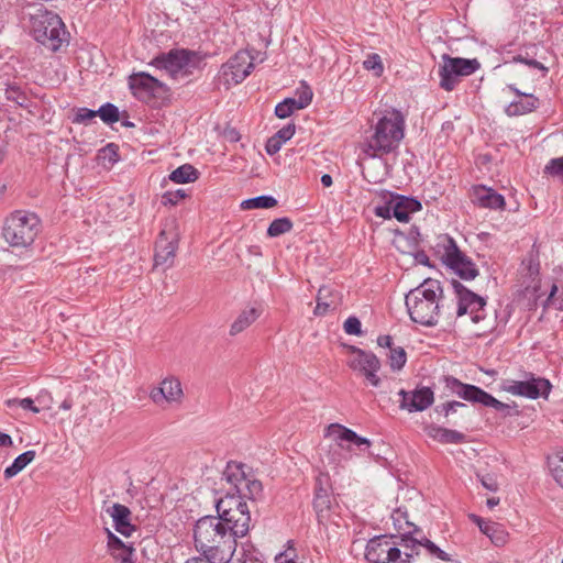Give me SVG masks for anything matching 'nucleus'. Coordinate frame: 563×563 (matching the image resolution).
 <instances>
[{
  "label": "nucleus",
  "mask_w": 563,
  "mask_h": 563,
  "mask_svg": "<svg viewBox=\"0 0 563 563\" xmlns=\"http://www.w3.org/2000/svg\"><path fill=\"white\" fill-rule=\"evenodd\" d=\"M107 512L112 517L114 529L124 537H131L135 526L130 522L131 510L121 504H113Z\"/></svg>",
  "instance_id": "24"
},
{
  "label": "nucleus",
  "mask_w": 563,
  "mask_h": 563,
  "mask_svg": "<svg viewBox=\"0 0 563 563\" xmlns=\"http://www.w3.org/2000/svg\"><path fill=\"white\" fill-rule=\"evenodd\" d=\"M444 380L445 387L452 394L456 395L465 401L494 408L496 411L503 412L505 416H511V410H514L516 413L518 412L516 409L517 405L515 402L514 405H509L499 401L478 386L464 384L453 376H445Z\"/></svg>",
  "instance_id": "5"
},
{
  "label": "nucleus",
  "mask_w": 563,
  "mask_h": 563,
  "mask_svg": "<svg viewBox=\"0 0 563 563\" xmlns=\"http://www.w3.org/2000/svg\"><path fill=\"white\" fill-rule=\"evenodd\" d=\"M107 531V548L109 554L117 563H135V549L132 544L124 543L109 529Z\"/></svg>",
  "instance_id": "19"
},
{
  "label": "nucleus",
  "mask_w": 563,
  "mask_h": 563,
  "mask_svg": "<svg viewBox=\"0 0 563 563\" xmlns=\"http://www.w3.org/2000/svg\"><path fill=\"white\" fill-rule=\"evenodd\" d=\"M471 519L478 526L479 530L486 534L496 547H503L508 541V532L500 523L485 521L476 515H472Z\"/></svg>",
  "instance_id": "26"
},
{
  "label": "nucleus",
  "mask_w": 563,
  "mask_h": 563,
  "mask_svg": "<svg viewBox=\"0 0 563 563\" xmlns=\"http://www.w3.org/2000/svg\"><path fill=\"white\" fill-rule=\"evenodd\" d=\"M283 144L280 143V141H278L274 135L271 136L267 142H266V145H265V150H266V153L268 155H274L276 153L279 152V150L282 148Z\"/></svg>",
  "instance_id": "58"
},
{
  "label": "nucleus",
  "mask_w": 563,
  "mask_h": 563,
  "mask_svg": "<svg viewBox=\"0 0 563 563\" xmlns=\"http://www.w3.org/2000/svg\"><path fill=\"white\" fill-rule=\"evenodd\" d=\"M38 218L34 213L15 211L5 221L3 238L12 246H29L38 232Z\"/></svg>",
  "instance_id": "6"
},
{
  "label": "nucleus",
  "mask_w": 563,
  "mask_h": 563,
  "mask_svg": "<svg viewBox=\"0 0 563 563\" xmlns=\"http://www.w3.org/2000/svg\"><path fill=\"white\" fill-rule=\"evenodd\" d=\"M427 433L433 440L448 444V443H463L465 441V434L456 430L446 429L435 424L427 427Z\"/></svg>",
  "instance_id": "28"
},
{
  "label": "nucleus",
  "mask_w": 563,
  "mask_h": 563,
  "mask_svg": "<svg viewBox=\"0 0 563 563\" xmlns=\"http://www.w3.org/2000/svg\"><path fill=\"white\" fill-rule=\"evenodd\" d=\"M177 249L178 233L172 222L170 224H166L158 234L155 244V266L170 267L174 264Z\"/></svg>",
  "instance_id": "13"
},
{
  "label": "nucleus",
  "mask_w": 563,
  "mask_h": 563,
  "mask_svg": "<svg viewBox=\"0 0 563 563\" xmlns=\"http://www.w3.org/2000/svg\"><path fill=\"white\" fill-rule=\"evenodd\" d=\"M415 260L424 266H430V260L423 251H419L415 254Z\"/></svg>",
  "instance_id": "63"
},
{
  "label": "nucleus",
  "mask_w": 563,
  "mask_h": 563,
  "mask_svg": "<svg viewBox=\"0 0 563 563\" xmlns=\"http://www.w3.org/2000/svg\"><path fill=\"white\" fill-rule=\"evenodd\" d=\"M199 172L190 164H184L172 172L169 179L176 184L191 183L198 179Z\"/></svg>",
  "instance_id": "32"
},
{
  "label": "nucleus",
  "mask_w": 563,
  "mask_h": 563,
  "mask_svg": "<svg viewBox=\"0 0 563 563\" xmlns=\"http://www.w3.org/2000/svg\"><path fill=\"white\" fill-rule=\"evenodd\" d=\"M183 395L180 382L175 378H165L158 387L151 390L150 397L156 405L163 401H176Z\"/></svg>",
  "instance_id": "22"
},
{
  "label": "nucleus",
  "mask_w": 563,
  "mask_h": 563,
  "mask_svg": "<svg viewBox=\"0 0 563 563\" xmlns=\"http://www.w3.org/2000/svg\"><path fill=\"white\" fill-rule=\"evenodd\" d=\"M439 239L438 245L443 247L442 262L462 279H474L478 275V269L473 261L459 249L454 239L448 234Z\"/></svg>",
  "instance_id": "7"
},
{
  "label": "nucleus",
  "mask_w": 563,
  "mask_h": 563,
  "mask_svg": "<svg viewBox=\"0 0 563 563\" xmlns=\"http://www.w3.org/2000/svg\"><path fill=\"white\" fill-rule=\"evenodd\" d=\"M522 265L525 266L523 271V277L529 278L530 283H527V280H523L525 291L529 292L530 289H532V292L536 294L538 289L540 288V279H539V273H540V263L537 256L531 255L528 260H525L522 262Z\"/></svg>",
  "instance_id": "29"
},
{
  "label": "nucleus",
  "mask_w": 563,
  "mask_h": 563,
  "mask_svg": "<svg viewBox=\"0 0 563 563\" xmlns=\"http://www.w3.org/2000/svg\"><path fill=\"white\" fill-rule=\"evenodd\" d=\"M322 292H323V288L319 289L318 298H317V306L313 311L316 316L324 314L330 307V305L328 302L321 301Z\"/></svg>",
  "instance_id": "60"
},
{
  "label": "nucleus",
  "mask_w": 563,
  "mask_h": 563,
  "mask_svg": "<svg viewBox=\"0 0 563 563\" xmlns=\"http://www.w3.org/2000/svg\"><path fill=\"white\" fill-rule=\"evenodd\" d=\"M552 385L545 378L534 377L531 373H525L522 380L505 379L501 389L515 396L537 399L547 398L551 391Z\"/></svg>",
  "instance_id": "11"
},
{
  "label": "nucleus",
  "mask_w": 563,
  "mask_h": 563,
  "mask_svg": "<svg viewBox=\"0 0 563 563\" xmlns=\"http://www.w3.org/2000/svg\"><path fill=\"white\" fill-rule=\"evenodd\" d=\"M393 201V217L396 218L399 222H408L410 220V214L421 210L422 205L419 200L406 197V196H396L391 199Z\"/></svg>",
  "instance_id": "25"
},
{
  "label": "nucleus",
  "mask_w": 563,
  "mask_h": 563,
  "mask_svg": "<svg viewBox=\"0 0 563 563\" xmlns=\"http://www.w3.org/2000/svg\"><path fill=\"white\" fill-rule=\"evenodd\" d=\"M442 292L440 282L432 278L424 279L411 289L405 298L410 319L424 327H434L440 314Z\"/></svg>",
  "instance_id": "2"
},
{
  "label": "nucleus",
  "mask_w": 563,
  "mask_h": 563,
  "mask_svg": "<svg viewBox=\"0 0 563 563\" xmlns=\"http://www.w3.org/2000/svg\"><path fill=\"white\" fill-rule=\"evenodd\" d=\"M295 131H296V125L294 123H288L287 125H285L280 130H278L274 134V136L278 141H280L282 144H284L285 142H287L288 140H290L292 137V135L295 134Z\"/></svg>",
  "instance_id": "52"
},
{
  "label": "nucleus",
  "mask_w": 563,
  "mask_h": 563,
  "mask_svg": "<svg viewBox=\"0 0 563 563\" xmlns=\"http://www.w3.org/2000/svg\"><path fill=\"white\" fill-rule=\"evenodd\" d=\"M329 481L328 474L320 473L316 478V488H327L329 490Z\"/></svg>",
  "instance_id": "61"
},
{
  "label": "nucleus",
  "mask_w": 563,
  "mask_h": 563,
  "mask_svg": "<svg viewBox=\"0 0 563 563\" xmlns=\"http://www.w3.org/2000/svg\"><path fill=\"white\" fill-rule=\"evenodd\" d=\"M551 472L555 482L563 487V453L555 456V461L551 463Z\"/></svg>",
  "instance_id": "48"
},
{
  "label": "nucleus",
  "mask_w": 563,
  "mask_h": 563,
  "mask_svg": "<svg viewBox=\"0 0 563 563\" xmlns=\"http://www.w3.org/2000/svg\"><path fill=\"white\" fill-rule=\"evenodd\" d=\"M30 22L34 40L52 52H57L63 44H68L69 33L57 13L38 8L31 14Z\"/></svg>",
  "instance_id": "4"
},
{
  "label": "nucleus",
  "mask_w": 563,
  "mask_h": 563,
  "mask_svg": "<svg viewBox=\"0 0 563 563\" xmlns=\"http://www.w3.org/2000/svg\"><path fill=\"white\" fill-rule=\"evenodd\" d=\"M331 500L330 494L327 488H316L313 498V509L317 512L319 520L324 517V514L330 509Z\"/></svg>",
  "instance_id": "33"
},
{
  "label": "nucleus",
  "mask_w": 563,
  "mask_h": 563,
  "mask_svg": "<svg viewBox=\"0 0 563 563\" xmlns=\"http://www.w3.org/2000/svg\"><path fill=\"white\" fill-rule=\"evenodd\" d=\"M388 358H389V365H390L391 369L399 371L405 366V364L407 362V354H406L404 347H401V346L395 347L394 346L389 351Z\"/></svg>",
  "instance_id": "42"
},
{
  "label": "nucleus",
  "mask_w": 563,
  "mask_h": 563,
  "mask_svg": "<svg viewBox=\"0 0 563 563\" xmlns=\"http://www.w3.org/2000/svg\"><path fill=\"white\" fill-rule=\"evenodd\" d=\"M119 146L114 143H109L99 151V157L103 165L112 166L119 161Z\"/></svg>",
  "instance_id": "41"
},
{
  "label": "nucleus",
  "mask_w": 563,
  "mask_h": 563,
  "mask_svg": "<svg viewBox=\"0 0 563 563\" xmlns=\"http://www.w3.org/2000/svg\"><path fill=\"white\" fill-rule=\"evenodd\" d=\"M394 536H378L371 539L365 548V559L368 563H385L388 547Z\"/></svg>",
  "instance_id": "23"
},
{
  "label": "nucleus",
  "mask_w": 563,
  "mask_h": 563,
  "mask_svg": "<svg viewBox=\"0 0 563 563\" xmlns=\"http://www.w3.org/2000/svg\"><path fill=\"white\" fill-rule=\"evenodd\" d=\"M400 538L398 541H390L385 563H400L402 551L400 550Z\"/></svg>",
  "instance_id": "45"
},
{
  "label": "nucleus",
  "mask_w": 563,
  "mask_h": 563,
  "mask_svg": "<svg viewBox=\"0 0 563 563\" xmlns=\"http://www.w3.org/2000/svg\"><path fill=\"white\" fill-rule=\"evenodd\" d=\"M277 205V200L273 196H258L242 201L241 208L244 210L250 209H268Z\"/></svg>",
  "instance_id": "35"
},
{
  "label": "nucleus",
  "mask_w": 563,
  "mask_h": 563,
  "mask_svg": "<svg viewBox=\"0 0 563 563\" xmlns=\"http://www.w3.org/2000/svg\"><path fill=\"white\" fill-rule=\"evenodd\" d=\"M200 60L199 54L195 51L174 48L154 57L150 65L165 70L170 77L175 78L181 70L188 67H197Z\"/></svg>",
  "instance_id": "10"
},
{
  "label": "nucleus",
  "mask_w": 563,
  "mask_h": 563,
  "mask_svg": "<svg viewBox=\"0 0 563 563\" xmlns=\"http://www.w3.org/2000/svg\"><path fill=\"white\" fill-rule=\"evenodd\" d=\"M475 199L479 207L489 209H504L506 202L503 195L484 186L475 189Z\"/></svg>",
  "instance_id": "27"
},
{
  "label": "nucleus",
  "mask_w": 563,
  "mask_h": 563,
  "mask_svg": "<svg viewBox=\"0 0 563 563\" xmlns=\"http://www.w3.org/2000/svg\"><path fill=\"white\" fill-rule=\"evenodd\" d=\"M400 544L404 549H416L417 547H423L427 552L441 561L450 562V555L441 550L435 543L423 536L421 528L413 527L411 531L401 534Z\"/></svg>",
  "instance_id": "15"
},
{
  "label": "nucleus",
  "mask_w": 563,
  "mask_h": 563,
  "mask_svg": "<svg viewBox=\"0 0 563 563\" xmlns=\"http://www.w3.org/2000/svg\"><path fill=\"white\" fill-rule=\"evenodd\" d=\"M442 62L439 69L440 87L446 91L455 88L459 77L470 76L481 67L476 58L451 57L448 54L442 56Z\"/></svg>",
  "instance_id": "8"
},
{
  "label": "nucleus",
  "mask_w": 563,
  "mask_h": 563,
  "mask_svg": "<svg viewBox=\"0 0 563 563\" xmlns=\"http://www.w3.org/2000/svg\"><path fill=\"white\" fill-rule=\"evenodd\" d=\"M379 369L380 368L367 369L364 374L361 375L365 378L368 385L375 388H379L383 384V380L377 375Z\"/></svg>",
  "instance_id": "53"
},
{
  "label": "nucleus",
  "mask_w": 563,
  "mask_h": 563,
  "mask_svg": "<svg viewBox=\"0 0 563 563\" xmlns=\"http://www.w3.org/2000/svg\"><path fill=\"white\" fill-rule=\"evenodd\" d=\"M254 68L253 57L246 51H239L223 66V75L231 76L235 84L242 82Z\"/></svg>",
  "instance_id": "17"
},
{
  "label": "nucleus",
  "mask_w": 563,
  "mask_h": 563,
  "mask_svg": "<svg viewBox=\"0 0 563 563\" xmlns=\"http://www.w3.org/2000/svg\"><path fill=\"white\" fill-rule=\"evenodd\" d=\"M296 93L298 96V98L296 99L299 102V107H302L305 109L311 103L313 93L310 87L302 86L301 88L297 89Z\"/></svg>",
  "instance_id": "51"
},
{
  "label": "nucleus",
  "mask_w": 563,
  "mask_h": 563,
  "mask_svg": "<svg viewBox=\"0 0 563 563\" xmlns=\"http://www.w3.org/2000/svg\"><path fill=\"white\" fill-rule=\"evenodd\" d=\"M97 114L100 117V119L106 124H112L120 120L119 108L111 102H107V103L102 104L97 110Z\"/></svg>",
  "instance_id": "38"
},
{
  "label": "nucleus",
  "mask_w": 563,
  "mask_h": 563,
  "mask_svg": "<svg viewBox=\"0 0 563 563\" xmlns=\"http://www.w3.org/2000/svg\"><path fill=\"white\" fill-rule=\"evenodd\" d=\"M405 136V118L393 109L374 125V133L364 144V153L371 157L389 154L398 148Z\"/></svg>",
  "instance_id": "3"
},
{
  "label": "nucleus",
  "mask_w": 563,
  "mask_h": 563,
  "mask_svg": "<svg viewBox=\"0 0 563 563\" xmlns=\"http://www.w3.org/2000/svg\"><path fill=\"white\" fill-rule=\"evenodd\" d=\"M186 194L184 190L178 189L176 191H166L162 197V203L164 206H175L185 198Z\"/></svg>",
  "instance_id": "50"
},
{
  "label": "nucleus",
  "mask_w": 563,
  "mask_h": 563,
  "mask_svg": "<svg viewBox=\"0 0 563 563\" xmlns=\"http://www.w3.org/2000/svg\"><path fill=\"white\" fill-rule=\"evenodd\" d=\"M244 468L245 465L243 464L230 462L223 472V478L233 486L234 492L240 494L243 500L245 498L251 500L261 499L263 496L262 483L247 476Z\"/></svg>",
  "instance_id": "9"
},
{
  "label": "nucleus",
  "mask_w": 563,
  "mask_h": 563,
  "mask_svg": "<svg viewBox=\"0 0 563 563\" xmlns=\"http://www.w3.org/2000/svg\"><path fill=\"white\" fill-rule=\"evenodd\" d=\"M292 221L287 217L275 219L268 225L267 235L269 238L279 236L282 234L290 232L292 230Z\"/></svg>",
  "instance_id": "36"
},
{
  "label": "nucleus",
  "mask_w": 563,
  "mask_h": 563,
  "mask_svg": "<svg viewBox=\"0 0 563 563\" xmlns=\"http://www.w3.org/2000/svg\"><path fill=\"white\" fill-rule=\"evenodd\" d=\"M451 285L457 297V317H462L466 313L473 316L476 311L484 310V307L486 306V300L483 297L467 289L459 280L453 279L451 282Z\"/></svg>",
  "instance_id": "16"
},
{
  "label": "nucleus",
  "mask_w": 563,
  "mask_h": 563,
  "mask_svg": "<svg viewBox=\"0 0 563 563\" xmlns=\"http://www.w3.org/2000/svg\"><path fill=\"white\" fill-rule=\"evenodd\" d=\"M377 344L380 347L389 349V351L394 347L393 338L390 335H379L377 338Z\"/></svg>",
  "instance_id": "62"
},
{
  "label": "nucleus",
  "mask_w": 563,
  "mask_h": 563,
  "mask_svg": "<svg viewBox=\"0 0 563 563\" xmlns=\"http://www.w3.org/2000/svg\"><path fill=\"white\" fill-rule=\"evenodd\" d=\"M216 517H219L238 539L245 537L250 530L251 515L246 503L235 508H223V512Z\"/></svg>",
  "instance_id": "14"
},
{
  "label": "nucleus",
  "mask_w": 563,
  "mask_h": 563,
  "mask_svg": "<svg viewBox=\"0 0 563 563\" xmlns=\"http://www.w3.org/2000/svg\"><path fill=\"white\" fill-rule=\"evenodd\" d=\"M374 212L379 218L390 219L393 217V201L375 207Z\"/></svg>",
  "instance_id": "57"
},
{
  "label": "nucleus",
  "mask_w": 563,
  "mask_h": 563,
  "mask_svg": "<svg viewBox=\"0 0 563 563\" xmlns=\"http://www.w3.org/2000/svg\"><path fill=\"white\" fill-rule=\"evenodd\" d=\"M478 478H479V482L482 483V485L486 489H488L490 492H496L498 489V483L494 475H490V474L478 475Z\"/></svg>",
  "instance_id": "56"
},
{
  "label": "nucleus",
  "mask_w": 563,
  "mask_h": 563,
  "mask_svg": "<svg viewBox=\"0 0 563 563\" xmlns=\"http://www.w3.org/2000/svg\"><path fill=\"white\" fill-rule=\"evenodd\" d=\"M363 66L366 70H373L375 75L380 76L384 70V66L380 56L376 53H372L363 62Z\"/></svg>",
  "instance_id": "43"
},
{
  "label": "nucleus",
  "mask_w": 563,
  "mask_h": 563,
  "mask_svg": "<svg viewBox=\"0 0 563 563\" xmlns=\"http://www.w3.org/2000/svg\"><path fill=\"white\" fill-rule=\"evenodd\" d=\"M343 329L347 334L351 335H361L362 334V324L358 318L349 317L343 324Z\"/></svg>",
  "instance_id": "49"
},
{
  "label": "nucleus",
  "mask_w": 563,
  "mask_h": 563,
  "mask_svg": "<svg viewBox=\"0 0 563 563\" xmlns=\"http://www.w3.org/2000/svg\"><path fill=\"white\" fill-rule=\"evenodd\" d=\"M35 451L29 450L16 456L13 463L4 470V477L12 478L16 474H19L35 459Z\"/></svg>",
  "instance_id": "31"
},
{
  "label": "nucleus",
  "mask_w": 563,
  "mask_h": 563,
  "mask_svg": "<svg viewBox=\"0 0 563 563\" xmlns=\"http://www.w3.org/2000/svg\"><path fill=\"white\" fill-rule=\"evenodd\" d=\"M275 114L280 119H286L292 114L290 107L283 100L275 107Z\"/></svg>",
  "instance_id": "59"
},
{
  "label": "nucleus",
  "mask_w": 563,
  "mask_h": 563,
  "mask_svg": "<svg viewBox=\"0 0 563 563\" xmlns=\"http://www.w3.org/2000/svg\"><path fill=\"white\" fill-rule=\"evenodd\" d=\"M5 98L20 107H26L27 96L18 84H9L5 88Z\"/></svg>",
  "instance_id": "39"
},
{
  "label": "nucleus",
  "mask_w": 563,
  "mask_h": 563,
  "mask_svg": "<svg viewBox=\"0 0 563 563\" xmlns=\"http://www.w3.org/2000/svg\"><path fill=\"white\" fill-rule=\"evenodd\" d=\"M260 312L255 308L243 310L230 328V335L234 336L249 328L257 318Z\"/></svg>",
  "instance_id": "30"
},
{
  "label": "nucleus",
  "mask_w": 563,
  "mask_h": 563,
  "mask_svg": "<svg viewBox=\"0 0 563 563\" xmlns=\"http://www.w3.org/2000/svg\"><path fill=\"white\" fill-rule=\"evenodd\" d=\"M236 540L219 517H201L194 526L195 549L210 563H229L235 553Z\"/></svg>",
  "instance_id": "1"
},
{
  "label": "nucleus",
  "mask_w": 563,
  "mask_h": 563,
  "mask_svg": "<svg viewBox=\"0 0 563 563\" xmlns=\"http://www.w3.org/2000/svg\"><path fill=\"white\" fill-rule=\"evenodd\" d=\"M243 504H245V501H243V498L240 496V494L229 492L224 498L217 500V514L223 512V508H235L236 506H241Z\"/></svg>",
  "instance_id": "40"
},
{
  "label": "nucleus",
  "mask_w": 563,
  "mask_h": 563,
  "mask_svg": "<svg viewBox=\"0 0 563 563\" xmlns=\"http://www.w3.org/2000/svg\"><path fill=\"white\" fill-rule=\"evenodd\" d=\"M276 563H297L294 558H289L286 552H282L275 558Z\"/></svg>",
  "instance_id": "64"
},
{
  "label": "nucleus",
  "mask_w": 563,
  "mask_h": 563,
  "mask_svg": "<svg viewBox=\"0 0 563 563\" xmlns=\"http://www.w3.org/2000/svg\"><path fill=\"white\" fill-rule=\"evenodd\" d=\"M507 88L518 97H523L526 99L510 102L505 109V113L508 117L523 115L539 108L540 100L534 95L522 92L511 84L508 85Z\"/></svg>",
  "instance_id": "20"
},
{
  "label": "nucleus",
  "mask_w": 563,
  "mask_h": 563,
  "mask_svg": "<svg viewBox=\"0 0 563 563\" xmlns=\"http://www.w3.org/2000/svg\"><path fill=\"white\" fill-rule=\"evenodd\" d=\"M5 405L8 408H12L14 406H20L21 408H23L25 410H31L34 413L40 412V408L34 406V400L29 397L23 398V399H16V398L8 399L5 401Z\"/></svg>",
  "instance_id": "46"
},
{
  "label": "nucleus",
  "mask_w": 563,
  "mask_h": 563,
  "mask_svg": "<svg viewBox=\"0 0 563 563\" xmlns=\"http://www.w3.org/2000/svg\"><path fill=\"white\" fill-rule=\"evenodd\" d=\"M97 115H98L97 114V110H91V109H88V108H78L76 110V114H75V118L73 120V123L88 124Z\"/></svg>",
  "instance_id": "47"
},
{
  "label": "nucleus",
  "mask_w": 563,
  "mask_h": 563,
  "mask_svg": "<svg viewBox=\"0 0 563 563\" xmlns=\"http://www.w3.org/2000/svg\"><path fill=\"white\" fill-rule=\"evenodd\" d=\"M398 395L401 397L400 408L407 409L409 412L423 411L434 400V395L430 387L417 388L411 394L401 389Z\"/></svg>",
  "instance_id": "18"
},
{
  "label": "nucleus",
  "mask_w": 563,
  "mask_h": 563,
  "mask_svg": "<svg viewBox=\"0 0 563 563\" xmlns=\"http://www.w3.org/2000/svg\"><path fill=\"white\" fill-rule=\"evenodd\" d=\"M544 173L563 179V156L550 159L544 167Z\"/></svg>",
  "instance_id": "44"
},
{
  "label": "nucleus",
  "mask_w": 563,
  "mask_h": 563,
  "mask_svg": "<svg viewBox=\"0 0 563 563\" xmlns=\"http://www.w3.org/2000/svg\"><path fill=\"white\" fill-rule=\"evenodd\" d=\"M349 350L352 353V357L349 360L347 364L352 371L361 375L367 369L380 368V361L373 352L362 350L354 345L349 346Z\"/></svg>",
  "instance_id": "21"
},
{
  "label": "nucleus",
  "mask_w": 563,
  "mask_h": 563,
  "mask_svg": "<svg viewBox=\"0 0 563 563\" xmlns=\"http://www.w3.org/2000/svg\"><path fill=\"white\" fill-rule=\"evenodd\" d=\"M128 85L133 97L146 103L157 98L161 92L168 90L164 82L145 71L131 74Z\"/></svg>",
  "instance_id": "12"
},
{
  "label": "nucleus",
  "mask_w": 563,
  "mask_h": 563,
  "mask_svg": "<svg viewBox=\"0 0 563 563\" xmlns=\"http://www.w3.org/2000/svg\"><path fill=\"white\" fill-rule=\"evenodd\" d=\"M391 520L395 529L399 533L398 538H401L402 533L411 531L413 527H417L415 523L409 521L407 511L401 508L394 510L391 514Z\"/></svg>",
  "instance_id": "34"
},
{
  "label": "nucleus",
  "mask_w": 563,
  "mask_h": 563,
  "mask_svg": "<svg viewBox=\"0 0 563 563\" xmlns=\"http://www.w3.org/2000/svg\"><path fill=\"white\" fill-rule=\"evenodd\" d=\"M459 408H467V406L464 402L460 401H449L437 406L435 412L444 415V417L446 418L444 423L457 426L459 421L455 419H450V416L455 413Z\"/></svg>",
  "instance_id": "37"
},
{
  "label": "nucleus",
  "mask_w": 563,
  "mask_h": 563,
  "mask_svg": "<svg viewBox=\"0 0 563 563\" xmlns=\"http://www.w3.org/2000/svg\"><path fill=\"white\" fill-rule=\"evenodd\" d=\"M558 291H559V287L555 284H553L547 301L556 305V308L559 310H563V285L561 286V294L559 297H556Z\"/></svg>",
  "instance_id": "55"
},
{
  "label": "nucleus",
  "mask_w": 563,
  "mask_h": 563,
  "mask_svg": "<svg viewBox=\"0 0 563 563\" xmlns=\"http://www.w3.org/2000/svg\"><path fill=\"white\" fill-rule=\"evenodd\" d=\"M332 427L335 428L339 432L338 439H340L341 441H346V442H352V443L355 442L356 434H357L356 432H354L353 430H351L349 428L340 426V424H333Z\"/></svg>",
  "instance_id": "54"
}]
</instances>
